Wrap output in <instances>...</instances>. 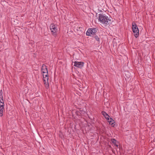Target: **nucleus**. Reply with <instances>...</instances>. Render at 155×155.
Here are the masks:
<instances>
[{
    "label": "nucleus",
    "mask_w": 155,
    "mask_h": 155,
    "mask_svg": "<svg viewBox=\"0 0 155 155\" xmlns=\"http://www.w3.org/2000/svg\"><path fill=\"white\" fill-rule=\"evenodd\" d=\"M98 21L103 24L108 25L111 21V19L106 15L103 13L98 15Z\"/></svg>",
    "instance_id": "obj_1"
},
{
    "label": "nucleus",
    "mask_w": 155,
    "mask_h": 155,
    "mask_svg": "<svg viewBox=\"0 0 155 155\" xmlns=\"http://www.w3.org/2000/svg\"><path fill=\"white\" fill-rule=\"evenodd\" d=\"M132 31L134 33V36L136 38H137L139 35V30L138 27L135 23H132Z\"/></svg>",
    "instance_id": "obj_2"
},
{
    "label": "nucleus",
    "mask_w": 155,
    "mask_h": 155,
    "mask_svg": "<svg viewBox=\"0 0 155 155\" xmlns=\"http://www.w3.org/2000/svg\"><path fill=\"white\" fill-rule=\"evenodd\" d=\"M50 28L52 35L55 37L56 36L57 31V26L52 24L50 25Z\"/></svg>",
    "instance_id": "obj_3"
},
{
    "label": "nucleus",
    "mask_w": 155,
    "mask_h": 155,
    "mask_svg": "<svg viewBox=\"0 0 155 155\" xmlns=\"http://www.w3.org/2000/svg\"><path fill=\"white\" fill-rule=\"evenodd\" d=\"M97 32L96 29L95 28H89L86 32V35L87 36H91V35H93Z\"/></svg>",
    "instance_id": "obj_4"
},
{
    "label": "nucleus",
    "mask_w": 155,
    "mask_h": 155,
    "mask_svg": "<svg viewBox=\"0 0 155 155\" xmlns=\"http://www.w3.org/2000/svg\"><path fill=\"white\" fill-rule=\"evenodd\" d=\"M74 63V65L79 68H82L84 66V63L82 62H78L75 61V62H73V63Z\"/></svg>",
    "instance_id": "obj_5"
},
{
    "label": "nucleus",
    "mask_w": 155,
    "mask_h": 155,
    "mask_svg": "<svg viewBox=\"0 0 155 155\" xmlns=\"http://www.w3.org/2000/svg\"><path fill=\"white\" fill-rule=\"evenodd\" d=\"M41 71L43 74H46L48 73V71L47 66L44 64H43L41 69Z\"/></svg>",
    "instance_id": "obj_6"
},
{
    "label": "nucleus",
    "mask_w": 155,
    "mask_h": 155,
    "mask_svg": "<svg viewBox=\"0 0 155 155\" xmlns=\"http://www.w3.org/2000/svg\"><path fill=\"white\" fill-rule=\"evenodd\" d=\"M4 109V103L1 102L0 103V116L2 117L3 116V113Z\"/></svg>",
    "instance_id": "obj_7"
},
{
    "label": "nucleus",
    "mask_w": 155,
    "mask_h": 155,
    "mask_svg": "<svg viewBox=\"0 0 155 155\" xmlns=\"http://www.w3.org/2000/svg\"><path fill=\"white\" fill-rule=\"evenodd\" d=\"M102 114L106 119L107 120H109L110 117L105 112L103 111L102 112Z\"/></svg>",
    "instance_id": "obj_8"
},
{
    "label": "nucleus",
    "mask_w": 155,
    "mask_h": 155,
    "mask_svg": "<svg viewBox=\"0 0 155 155\" xmlns=\"http://www.w3.org/2000/svg\"><path fill=\"white\" fill-rule=\"evenodd\" d=\"M2 94L3 92L1 90L0 91V103H1V102L4 103Z\"/></svg>",
    "instance_id": "obj_9"
},
{
    "label": "nucleus",
    "mask_w": 155,
    "mask_h": 155,
    "mask_svg": "<svg viewBox=\"0 0 155 155\" xmlns=\"http://www.w3.org/2000/svg\"><path fill=\"white\" fill-rule=\"evenodd\" d=\"M45 87L46 89H48L49 87V84L48 81L43 80Z\"/></svg>",
    "instance_id": "obj_10"
},
{
    "label": "nucleus",
    "mask_w": 155,
    "mask_h": 155,
    "mask_svg": "<svg viewBox=\"0 0 155 155\" xmlns=\"http://www.w3.org/2000/svg\"><path fill=\"white\" fill-rule=\"evenodd\" d=\"M43 80H45L46 81H48V74H43Z\"/></svg>",
    "instance_id": "obj_11"
},
{
    "label": "nucleus",
    "mask_w": 155,
    "mask_h": 155,
    "mask_svg": "<svg viewBox=\"0 0 155 155\" xmlns=\"http://www.w3.org/2000/svg\"><path fill=\"white\" fill-rule=\"evenodd\" d=\"M111 141L114 144L115 146H116L117 147H118V145L116 144V140L115 139H112Z\"/></svg>",
    "instance_id": "obj_12"
},
{
    "label": "nucleus",
    "mask_w": 155,
    "mask_h": 155,
    "mask_svg": "<svg viewBox=\"0 0 155 155\" xmlns=\"http://www.w3.org/2000/svg\"><path fill=\"white\" fill-rule=\"evenodd\" d=\"M94 38L98 42L100 41V38L98 36L96 35L94 36Z\"/></svg>",
    "instance_id": "obj_13"
},
{
    "label": "nucleus",
    "mask_w": 155,
    "mask_h": 155,
    "mask_svg": "<svg viewBox=\"0 0 155 155\" xmlns=\"http://www.w3.org/2000/svg\"><path fill=\"white\" fill-rule=\"evenodd\" d=\"M108 122H109V123L110 124L112 125V126H113V127L114 126V125H113L114 123V122H113L112 121H108Z\"/></svg>",
    "instance_id": "obj_14"
},
{
    "label": "nucleus",
    "mask_w": 155,
    "mask_h": 155,
    "mask_svg": "<svg viewBox=\"0 0 155 155\" xmlns=\"http://www.w3.org/2000/svg\"><path fill=\"white\" fill-rule=\"evenodd\" d=\"M108 121H112L113 122H114V120L112 119V118H110V119H109V120H108Z\"/></svg>",
    "instance_id": "obj_15"
},
{
    "label": "nucleus",
    "mask_w": 155,
    "mask_h": 155,
    "mask_svg": "<svg viewBox=\"0 0 155 155\" xmlns=\"http://www.w3.org/2000/svg\"><path fill=\"white\" fill-rule=\"evenodd\" d=\"M27 92H28V91H26V93H27Z\"/></svg>",
    "instance_id": "obj_16"
}]
</instances>
